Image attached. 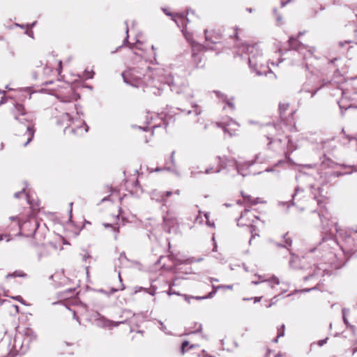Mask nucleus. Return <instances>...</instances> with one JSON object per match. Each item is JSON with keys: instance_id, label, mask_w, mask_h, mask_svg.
Returning a JSON list of instances; mask_svg holds the SVG:
<instances>
[{"instance_id": "nucleus-1", "label": "nucleus", "mask_w": 357, "mask_h": 357, "mask_svg": "<svg viewBox=\"0 0 357 357\" xmlns=\"http://www.w3.org/2000/svg\"><path fill=\"white\" fill-rule=\"evenodd\" d=\"M15 109V119L20 123L17 131L23 133V136L26 139L25 141L20 139V142L25 146L30 143L34 135L31 119L30 118V115L24 112V108L22 105L17 104Z\"/></svg>"}, {"instance_id": "nucleus-2", "label": "nucleus", "mask_w": 357, "mask_h": 357, "mask_svg": "<svg viewBox=\"0 0 357 357\" xmlns=\"http://www.w3.org/2000/svg\"><path fill=\"white\" fill-rule=\"evenodd\" d=\"M122 77L126 83L132 86H139L146 82V74L137 69H130L122 73Z\"/></svg>"}, {"instance_id": "nucleus-3", "label": "nucleus", "mask_w": 357, "mask_h": 357, "mask_svg": "<svg viewBox=\"0 0 357 357\" xmlns=\"http://www.w3.org/2000/svg\"><path fill=\"white\" fill-rule=\"evenodd\" d=\"M258 220V217L255 215L252 211L248 209H245L243 212H242L240 218L237 220V224L238 226H248L252 227L251 233L252 237L254 236L253 231L254 229H252V224Z\"/></svg>"}, {"instance_id": "nucleus-4", "label": "nucleus", "mask_w": 357, "mask_h": 357, "mask_svg": "<svg viewBox=\"0 0 357 357\" xmlns=\"http://www.w3.org/2000/svg\"><path fill=\"white\" fill-rule=\"evenodd\" d=\"M247 52L250 54L248 59L250 66L253 68H257L259 64H261V54L254 45L248 46Z\"/></svg>"}, {"instance_id": "nucleus-5", "label": "nucleus", "mask_w": 357, "mask_h": 357, "mask_svg": "<svg viewBox=\"0 0 357 357\" xmlns=\"http://www.w3.org/2000/svg\"><path fill=\"white\" fill-rule=\"evenodd\" d=\"M218 126L222 128L225 133H228L230 137L235 136L238 132L239 125L232 119L225 122L217 123Z\"/></svg>"}, {"instance_id": "nucleus-6", "label": "nucleus", "mask_w": 357, "mask_h": 357, "mask_svg": "<svg viewBox=\"0 0 357 357\" xmlns=\"http://www.w3.org/2000/svg\"><path fill=\"white\" fill-rule=\"evenodd\" d=\"M220 287L213 286V291L205 296H188V295H183V297H184V299L186 301H188V303H190V299L203 300V299L211 298L215 294L217 289Z\"/></svg>"}, {"instance_id": "nucleus-7", "label": "nucleus", "mask_w": 357, "mask_h": 357, "mask_svg": "<svg viewBox=\"0 0 357 357\" xmlns=\"http://www.w3.org/2000/svg\"><path fill=\"white\" fill-rule=\"evenodd\" d=\"M176 15H181V17H174L172 20L175 22V23L178 26L183 27V29L186 28V26L189 22L188 19L185 17L183 13H176Z\"/></svg>"}, {"instance_id": "nucleus-8", "label": "nucleus", "mask_w": 357, "mask_h": 357, "mask_svg": "<svg viewBox=\"0 0 357 357\" xmlns=\"http://www.w3.org/2000/svg\"><path fill=\"white\" fill-rule=\"evenodd\" d=\"M289 46L292 49H296L299 51L303 50V45L299 43L298 40L294 37H291L289 40Z\"/></svg>"}, {"instance_id": "nucleus-9", "label": "nucleus", "mask_w": 357, "mask_h": 357, "mask_svg": "<svg viewBox=\"0 0 357 357\" xmlns=\"http://www.w3.org/2000/svg\"><path fill=\"white\" fill-rule=\"evenodd\" d=\"M242 196L244 199V202L247 204L255 205L259 202V198H253L250 195H245L243 192Z\"/></svg>"}, {"instance_id": "nucleus-10", "label": "nucleus", "mask_w": 357, "mask_h": 357, "mask_svg": "<svg viewBox=\"0 0 357 357\" xmlns=\"http://www.w3.org/2000/svg\"><path fill=\"white\" fill-rule=\"evenodd\" d=\"M164 222H165V225L166 227H168L169 229H170L171 227H173L174 226H175L177 224L176 219L175 218L169 217L168 215L164 218Z\"/></svg>"}, {"instance_id": "nucleus-11", "label": "nucleus", "mask_w": 357, "mask_h": 357, "mask_svg": "<svg viewBox=\"0 0 357 357\" xmlns=\"http://www.w3.org/2000/svg\"><path fill=\"white\" fill-rule=\"evenodd\" d=\"M205 38L206 40L211 41L213 43H216L218 40L220 39V35L216 34L215 36V40L213 39V37L211 36V33L208 30L204 31Z\"/></svg>"}, {"instance_id": "nucleus-12", "label": "nucleus", "mask_w": 357, "mask_h": 357, "mask_svg": "<svg viewBox=\"0 0 357 357\" xmlns=\"http://www.w3.org/2000/svg\"><path fill=\"white\" fill-rule=\"evenodd\" d=\"M172 194H173V192H172V191H166V192H163L160 195V201H161V202L165 201V199L167 197H169V196H171ZM174 194H175L176 195H180V190H175L174 192Z\"/></svg>"}, {"instance_id": "nucleus-13", "label": "nucleus", "mask_w": 357, "mask_h": 357, "mask_svg": "<svg viewBox=\"0 0 357 357\" xmlns=\"http://www.w3.org/2000/svg\"><path fill=\"white\" fill-rule=\"evenodd\" d=\"M265 282H268L269 286L271 287V288H273L275 287V285H278L280 284V280L278 278H277L275 276H273L271 277L270 279L268 280H265Z\"/></svg>"}, {"instance_id": "nucleus-14", "label": "nucleus", "mask_w": 357, "mask_h": 357, "mask_svg": "<svg viewBox=\"0 0 357 357\" xmlns=\"http://www.w3.org/2000/svg\"><path fill=\"white\" fill-rule=\"evenodd\" d=\"M118 324H119V323L114 322V321H110V320H105V321H102V326L103 327L112 328V327H114V326H117Z\"/></svg>"}, {"instance_id": "nucleus-15", "label": "nucleus", "mask_w": 357, "mask_h": 357, "mask_svg": "<svg viewBox=\"0 0 357 357\" xmlns=\"http://www.w3.org/2000/svg\"><path fill=\"white\" fill-rule=\"evenodd\" d=\"M104 226L105 227H111L113 229L114 232V238L117 239V234L119 232V227H114V226H113L112 225H109V224H104Z\"/></svg>"}, {"instance_id": "nucleus-16", "label": "nucleus", "mask_w": 357, "mask_h": 357, "mask_svg": "<svg viewBox=\"0 0 357 357\" xmlns=\"http://www.w3.org/2000/svg\"><path fill=\"white\" fill-rule=\"evenodd\" d=\"M218 96L220 98V93H217ZM221 98H222V100L227 102V104L228 105V106L229 107H231V109H234V105L233 104V102H231L230 100H227L226 98V97L224 96V95H222L221 96Z\"/></svg>"}, {"instance_id": "nucleus-17", "label": "nucleus", "mask_w": 357, "mask_h": 357, "mask_svg": "<svg viewBox=\"0 0 357 357\" xmlns=\"http://www.w3.org/2000/svg\"><path fill=\"white\" fill-rule=\"evenodd\" d=\"M162 11L164 12V13L169 17H172V20L174 18V17H179L180 15H176V13H171L169 11V10L167 8H162Z\"/></svg>"}, {"instance_id": "nucleus-18", "label": "nucleus", "mask_w": 357, "mask_h": 357, "mask_svg": "<svg viewBox=\"0 0 357 357\" xmlns=\"http://www.w3.org/2000/svg\"><path fill=\"white\" fill-rule=\"evenodd\" d=\"M182 32H183V33L184 34V36H185V38H186L187 40H190V38H191V36H190V34L189 33H188V32H187V30H186V29H185V28H184V29H182Z\"/></svg>"}, {"instance_id": "nucleus-19", "label": "nucleus", "mask_w": 357, "mask_h": 357, "mask_svg": "<svg viewBox=\"0 0 357 357\" xmlns=\"http://www.w3.org/2000/svg\"><path fill=\"white\" fill-rule=\"evenodd\" d=\"M288 107H289L288 104H285V103L280 104V110L281 112H284L287 109Z\"/></svg>"}, {"instance_id": "nucleus-20", "label": "nucleus", "mask_w": 357, "mask_h": 357, "mask_svg": "<svg viewBox=\"0 0 357 357\" xmlns=\"http://www.w3.org/2000/svg\"><path fill=\"white\" fill-rule=\"evenodd\" d=\"M220 171V167H216L215 169H207V170L206 171V172L207 174H208V173H211V172H219Z\"/></svg>"}, {"instance_id": "nucleus-21", "label": "nucleus", "mask_w": 357, "mask_h": 357, "mask_svg": "<svg viewBox=\"0 0 357 357\" xmlns=\"http://www.w3.org/2000/svg\"><path fill=\"white\" fill-rule=\"evenodd\" d=\"M294 148H287V150L284 151L285 157L287 158L289 155L294 151Z\"/></svg>"}, {"instance_id": "nucleus-22", "label": "nucleus", "mask_w": 357, "mask_h": 357, "mask_svg": "<svg viewBox=\"0 0 357 357\" xmlns=\"http://www.w3.org/2000/svg\"><path fill=\"white\" fill-rule=\"evenodd\" d=\"M284 326L282 325V331L281 332H279V333L278 334V336H277V338L275 340V342L278 341V338L280 337H282L284 335Z\"/></svg>"}, {"instance_id": "nucleus-23", "label": "nucleus", "mask_w": 357, "mask_h": 357, "mask_svg": "<svg viewBox=\"0 0 357 357\" xmlns=\"http://www.w3.org/2000/svg\"><path fill=\"white\" fill-rule=\"evenodd\" d=\"M259 280H258V281H252V283L254 284H259L261 282H265V280L262 279L261 276H259Z\"/></svg>"}, {"instance_id": "nucleus-24", "label": "nucleus", "mask_w": 357, "mask_h": 357, "mask_svg": "<svg viewBox=\"0 0 357 357\" xmlns=\"http://www.w3.org/2000/svg\"><path fill=\"white\" fill-rule=\"evenodd\" d=\"M189 344L188 342L185 341L182 343V353H184L185 348Z\"/></svg>"}, {"instance_id": "nucleus-25", "label": "nucleus", "mask_w": 357, "mask_h": 357, "mask_svg": "<svg viewBox=\"0 0 357 357\" xmlns=\"http://www.w3.org/2000/svg\"><path fill=\"white\" fill-rule=\"evenodd\" d=\"M204 216H205V218L206 219V224L208 225H211V226H213L214 223L211 224L210 222H209L208 213H205Z\"/></svg>"}, {"instance_id": "nucleus-26", "label": "nucleus", "mask_w": 357, "mask_h": 357, "mask_svg": "<svg viewBox=\"0 0 357 357\" xmlns=\"http://www.w3.org/2000/svg\"><path fill=\"white\" fill-rule=\"evenodd\" d=\"M119 280H120L121 283H122V279H121L120 273H119ZM124 289H125V286L123 284H121V288L119 289L120 290H123Z\"/></svg>"}, {"instance_id": "nucleus-27", "label": "nucleus", "mask_w": 357, "mask_h": 357, "mask_svg": "<svg viewBox=\"0 0 357 357\" xmlns=\"http://www.w3.org/2000/svg\"><path fill=\"white\" fill-rule=\"evenodd\" d=\"M59 68L57 69L58 73L60 74L61 71V61H58Z\"/></svg>"}, {"instance_id": "nucleus-28", "label": "nucleus", "mask_w": 357, "mask_h": 357, "mask_svg": "<svg viewBox=\"0 0 357 357\" xmlns=\"http://www.w3.org/2000/svg\"><path fill=\"white\" fill-rule=\"evenodd\" d=\"M15 299H16L17 301H20V302L22 303V297H21L20 296H16V297L15 298Z\"/></svg>"}, {"instance_id": "nucleus-29", "label": "nucleus", "mask_w": 357, "mask_h": 357, "mask_svg": "<svg viewBox=\"0 0 357 357\" xmlns=\"http://www.w3.org/2000/svg\"><path fill=\"white\" fill-rule=\"evenodd\" d=\"M343 319H344V323L347 324V319L345 317V310H343Z\"/></svg>"}, {"instance_id": "nucleus-30", "label": "nucleus", "mask_w": 357, "mask_h": 357, "mask_svg": "<svg viewBox=\"0 0 357 357\" xmlns=\"http://www.w3.org/2000/svg\"><path fill=\"white\" fill-rule=\"evenodd\" d=\"M261 297H255V303H256V302H259V301H261Z\"/></svg>"}, {"instance_id": "nucleus-31", "label": "nucleus", "mask_w": 357, "mask_h": 357, "mask_svg": "<svg viewBox=\"0 0 357 357\" xmlns=\"http://www.w3.org/2000/svg\"><path fill=\"white\" fill-rule=\"evenodd\" d=\"M286 243L288 245H291V241L290 239H287L286 240Z\"/></svg>"}, {"instance_id": "nucleus-32", "label": "nucleus", "mask_w": 357, "mask_h": 357, "mask_svg": "<svg viewBox=\"0 0 357 357\" xmlns=\"http://www.w3.org/2000/svg\"><path fill=\"white\" fill-rule=\"evenodd\" d=\"M325 342H326V340H321V341H319V344L320 346H322Z\"/></svg>"}, {"instance_id": "nucleus-33", "label": "nucleus", "mask_w": 357, "mask_h": 357, "mask_svg": "<svg viewBox=\"0 0 357 357\" xmlns=\"http://www.w3.org/2000/svg\"><path fill=\"white\" fill-rule=\"evenodd\" d=\"M174 152H172V155H171V160H172V162H174Z\"/></svg>"}, {"instance_id": "nucleus-34", "label": "nucleus", "mask_w": 357, "mask_h": 357, "mask_svg": "<svg viewBox=\"0 0 357 357\" xmlns=\"http://www.w3.org/2000/svg\"><path fill=\"white\" fill-rule=\"evenodd\" d=\"M210 281L211 282H218V280L217 279H214V278H210Z\"/></svg>"}, {"instance_id": "nucleus-35", "label": "nucleus", "mask_w": 357, "mask_h": 357, "mask_svg": "<svg viewBox=\"0 0 357 357\" xmlns=\"http://www.w3.org/2000/svg\"><path fill=\"white\" fill-rule=\"evenodd\" d=\"M150 68L147 67L144 71H146V73L149 72Z\"/></svg>"}, {"instance_id": "nucleus-36", "label": "nucleus", "mask_w": 357, "mask_h": 357, "mask_svg": "<svg viewBox=\"0 0 357 357\" xmlns=\"http://www.w3.org/2000/svg\"><path fill=\"white\" fill-rule=\"evenodd\" d=\"M15 307L16 310L18 311V306L15 305Z\"/></svg>"}, {"instance_id": "nucleus-37", "label": "nucleus", "mask_w": 357, "mask_h": 357, "mask_svg": "<svg viewBox=\"0 0 357 357\" xmlns=\"http://www.w3.org/2000/svg\"><path fill=\"white\" fill-rule=\"evenodd\" d=\"M308 52H309V53H310V54H312V50H308Z\"/></svg>"}, {"instance_id": "nucleus-38", "label": "nucleus", "mask_w": 357, "mask_h": 357, "mask_svg": "<svg viewBox=\"0 0 357 357\" xmlns=\"http://www.w3.org/2000/svg\"><path fill=\"white\" fill-rule=\"evenodd\" d=\"M352 231L357 233V230H355V229H352Z\"/></svg>"}, {"instance_id": "nucleus-39", "label": "nucleus", "mask_w": 357, "mask_h": 357, "mask_svg": "<svg viewBox=\"0 0 357 357\" xmlns=\"http://www.w3.org/2000/svg\"><path fill=\"white\" fill-rule=\"evenodd\" d=\"M172 294V291H169L168 292V294H169V295H171Z\"/></svg>"}, {"instance_id": "nucleus-40", "label": "nucleus", "mask_w": 357, "mask_h": 357, "mask_svg": "<svg viewBox=\"0 0 357 357\" xmlns=\"http://www.w3.org/2000/svg\"><path fill=\"white\" fill-rule=\"evenodd\" d=\"M2 99H3V98H2ZM2 102H3V100H1L0 104L2 103Z\"/></svg>"}]
</instances>
